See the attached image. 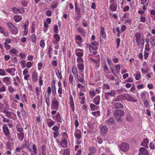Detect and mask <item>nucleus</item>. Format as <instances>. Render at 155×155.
<instances>
[{
	"instance_id": "obj_1",
	"label": "nucleus",
	"mask_w": 155,
	"mask_h": 155,
	"mask_svg": "<svg viewBox=\"0 0 155 155\" xmlns=\"http://www.w3.org/2000/svg\"><path fill=\"white\" fill-rule=\"evenodd\" d=\"M10 30L11 31L13 34H16L18 33V29L11 22H7L6 23Z\"/></svg>"
},
{
	"instance_id": "obj_2",
	"label": "nucleus",
	"mask_w": 155,
	"mask_h": 155,
	"mask_svg": "<svg viewBox=\"0 0 155 155\" xmlns=\"http://www.w3.org/2000/svg\"><path fill=\"white\" fill-rule=\"evenodd\" d=\"M119 147L122 151L125 152L128 151L129 150V145L126 143L123 142L120 145Z\"/></svg>"
},
{
	"instance_id": "obj_3",
	"label": "nucleus",
	"mask_w": 155,
	"mask_h": 155,
	"mask_svg": "<svg viewBox=\"0 0 155 155\" xmlns=\"http://www.w3.org/2000/svg\"><path fill=\"white\" fill-rule=\"evenodd\" d=\"M124 113L123 110L119 109L115 110L114 112L115 117H123L124 116Z\"/></svg>"
},
{
	"instance_id": "obj_4",
	"label": "nucleus",
	"mask_w": 155,
	"mask_h": 155,
	"mask_svg": "<svg viewBox=\"0 0 155 155\" xmlns=\"http://www.w3.org/2000/svg\"><path fill=\"white\" fill-rule=\"evenodd\" d=\"M115 92L114 91L112 90L110 92H106L105 93V97L106 99H109L110 96H113L115 95Z\"/></svg>"
},
{
	"instance_id": "obj_5",
	"label": "nucleus",
	"mask_w": 155,
	"mask_h": 155,
	"mask_svg": "<svg viewBox=\"0 0 155 155\" xmlns=\"http://www.w3.org/2000/svg\"><path fill=\"white\" fill-rule=\"evenodd\" d=\"M59 103V102L56 98H53L52 101V105L54 108L56 109L58 107Z\"/></svg>"
},
{
	"instance_id": "obj_6",
	"label": "nucleus",
	"mask_w": 155,
	"mask_h": 155,
	"mask_svg": "<svg viewBox=\"0 0 155 155\" xmlns=\"http://www.w3.org/2000/svg\"><path fill=\"white\" fill-rule=\"evenodd\" d=\"M105 123L106 124L111 125L114 124L115 120L113 118L111 117L109 120H106L105 121Z\"/></svg>"
},
{
	"instance_id": "obj_7",
	"label": "nucleus",
	"mask_w": 155,
	"mask_h": 155,
	"mask_svg": "<svg viewBox=\"0 0 155 155\" xmlns=\"http://www.w3.org/2000/svg\"><path fill=\"white\" fill-rule=\"evenodd\" d=\"M149 143V140L147 138L144 139L142 141L141 143V145L143 146L146 148H148V146L147 144Z\"/></svg>"
},
{
	"instance_id": "obj_8",
	"label": "nucleus",
	"mask_w": 155,
	"mask_h": 155,
	"mask_svg": "<svg viewBox=\"0 0 155 155\" xmlns=\"http://www.w3.org/2000/svg\"><path fill=\"white\" fill-rule=\"evenodd\" d=\"M75 136L78 140H79L81 138V134L80 130H77L74 133Z\"/></svg>"
},
{
	"instance_id": "obj_9",
	"label": "nucleus",
	"mask_w": 155,
	"mask_h": 155,
	"mask_svg": "<svg viewBox=\"0 0 155 155\" xmlns=\"http://www.w3.org/2000/svg\"><path fill=\"white\" fill-rule=\"evenodd\" d=\"M139 150L140 152L143 153V155H147L148 154H149L148 153V150L145 148H140Z\"/></svg>"
},
{
	"instance_id": "obj_10",
	"label": "nucleus",
	"mask_w": 155,
	"mask_h": 155,
	"mask_svg": "<svg viewBox=\"0 0 155 155\" xmlns=\"http://www.w3.org/2000/svg\"><path fill=\"white\" fill-rule=\"evenodd\" d=\"M70 102L72 111H73L74 110V105L73 97L72 96L70 97Z\"/></svg>"
},
{
	"instance_id": "obj_11",
	"label": "nucleus",
	"mask_w": 155,
	"mask_h": 155,
	"mask_svg": "<svg viewBox=\"0 0 155 155\" xmlns=\"http://www.w3.org/2000/svg\"><path fill=\"white\" fill-rule=\"evenodd\" d=\"M136 38V40L137 45H139V42L140 41V40L141 39V34L140 33H137L135 35Z\"/></svg>"
},
{
	"instance_id": "obj_12",
	"label": "nucleus",
	"mask_w": 155,
	"mask_h": 155,
	"mask_svg": "<svg viewBox=\"0 0 155 155\" xmlns=\"http://www.w3.org/2000/svg\"><path fill=\"white\" fill-rule=\"evenodd\" d=\"M76 4L77 3L75 4V10L77 15V16L76 17V18H80L81 17V15L80 14V9L79 8L77 7Z\"/></svg>"
},
{
	"instance_id": "obj_13",
	"label": "nucleus",
	"mask_w": 155,
	"mask_h": 155,
	"mask_svg": "<svg viewBox=\"0 0 155 155\" xmlns=\"http://www.w3.org/2000/svg\"><path fill=\"white\" fill-rule=\"evenodd\" d=\"M100 96L99 95H97L93 99V102L94 104L98 105L99 104L100 101Z\"/></svg>"
},
{
	"instance_id": "obj_14",
	"label": "nucleus",
	"mask_w": 155,
	"mask_h": 155,
	"mask_svg": "<svg viewBox=\"0 0 155 155\" xmlns=\"http://www.w3.org/2000/svg\"><path fill=\"white\" fill-rule=\"evenodd\" d=\"M37 73L34 71L32 75V78L33 81L36 82L38 80Z\"/></svg>"
},
{
	"instance_id": "obj_15",
	"label": "nucleus",
	"mask_w": 155,
	"mask_h": 155,
	"mask_svg": "<svg viewBox=\"0 0 155 155\" xmlns=\"http://www.w3.org/2000/svg\"><path fill=\"white\" fill-rule=\"evenodd\" d=\"M3 129L5 135H8L9 134V133L8 129L6 125H3Z\"/></svg>"
},
{
	"instance_id": "obj_16",
	"label": "nucleus",
	"mask_w": 155,
	"mask_h": 155,
	"mask_svg": "<svg viewBox=\"0 0 155 155\" xmlns=\"http://www.w3.org/2000/svg\"><path fill=\"white\" fill-rule=\"evenodd\" d=\"M13 142L12 141H8L6 143V147L8 149L11 150L12 148V144Z\"/></svg>"
},
{
	"instance_id": "obj_17",
	"label": "nucleus",
	"mask_w": 155,
	"mask_h": 155,
	"mask_svg": "<svg viewBox=\"0 0 155 155\" xmlns=\"http://www.w3.org/2000/svg\"><path fill=\"white\" fill-rule=\"evenodd\" d=\"M14 19L16 22H18L22 19V17L19 15H15L14 16Z\"/></svg>"
},
{
	"instance_id": "obj_18",
	"label": "nucleus",
	"mask_w": 155,
	"mask_h": 155,
	"mask_svg": "<svg viewBox=\"0 0 155 155\" xmlns=\"http://www.w3.org/2000/svg\"><path fill=\"white\" fill-rule=\"evenodd\" d=\"M72 72L75 78L78 76V73L75 66H74L72 68Z\"/></svg>"
},
{
	"instance_id": "obj_19",
	"label": "nucleus",
	"mask_w": 155,
	"mask_h": 155,
	"mask_svg": "<svg viewBox=\"0 0 155 155\" xmlns=\"http://www.w3.org/2000/svg\"><path fill=\"white\" fill-rule=\"evenodd\" d=\"M150 42L151 45L153 47L155 45V37L153 36L150 38Z\"/></svg>"
},
{
	"instance_id": "obj_20",
	"label": "nucleus",
	"mask_w": 155,
	"mask_h": 155,
	"mask_svg": "<svg viewBox=\"0 0 155 155\" xmlns=\"http://www.w3.org/2000/svg\"><path fill=\"white\" fill-rule=\"evenodd\" d=\"M78 32H80L81 35L83 36H85V32L84 30L81 28H78Z\"/></svg>"
},
{
	"instance_id": "obj_21",
	"label": "nucleus",
	"mask_w": 155,
	"mask_h": 155,
	"mask_svg": "<svg viewBox=\"0 0 155 155\" xmlns=\"http://www.w3.org/2000/svg\"><path fill=\"white\" fill-rule=\"evenodd\" d=\"M89 50L90 52H92L94 50H96L98 49L97 47H94L91 45H90L89 47Z\"/></svg>"
},
{
	"instance_id": "obj_22",
	"label": "nucleus",
	"mask_w": 155,
	"mask_h": 155,
	"mask_svg": "<svg viewBox=\"0 0 155 155\" xmlns=\"http://www.w3.org/2000/svg\"><path fill=\"white\" fill-rule=\"evenodd\" d=\"M101 32L102 37L104 39L106 37V35L104 32V29L103 27H101Z\"/></svg>"
},
{
	"instance_id": "obj_23",
	"label": "nucleus",
	"mask_w": 155,
	"mask_h": 155,
	"mask_svg": "<svg viewBox=\"0 0 155 155\" xmlns=\"http://www.w3.org/2000/svg\"><path fill=\"white\" fill-rule=\"evenodd\" d=\"M110 8L111 10L113 11H115L117 9V5L114 4H113L110 5Z\"/></svg>"
},
{
	"instance_id": "obj_24",
	"label": "nucleus",
	"mask_w": 155,
	"mask_h": 155,
	"mask_svg": "<svg viewBox=\"0 0 155 155\" xmlns=\"http://www.w3.org/2000/svg\"><path fill=\"white\" fill-rule=\"evenodd\" d=\"M114 107L115 108L117 109L123 107V105L122 104L120 103L117 102L115 104Z\"/></svg>"
},
{
	"instance_id": "obj_25",
	"label": "nucleus",
	"mask_w": 155,
	"mask_h": 155,
	"mask_svg": "<svg viewBox=\"0 0 155 155\" xmlns=\"http://www.w3.org/2000/svg\"><path fill=\"white\" fill-rule=\"evenodd\" d=\"M89 150L90 152L93 154L95 153L96 152V149L94 147H91L89 148Z\"/></svg>"
},
{
	"instance_id": "obj_26",
	"label": "nucleus",
	"mask_w": 155,
	"mask_h": 155,
	"mask_svg": "<svg viewBox=\"0 0 155 155\" xmlns=\"http://www.w3.org/2000/svg\"><path fill=\"white\" fill-rule=\"evenodd\" d=\"M61 143L64 145V146L63 145H62L61 146L63 147H67V140L64 139H62V141L61 142Z\"/></svg>"
},
{
	"instance_id": "obj_27",
	"label": "nucleus",
	"mask_w": 155,
	"mask_h": 155,
	"mask_svg": "<svg viewBox=\"0 0 155 155\" xmlns=\"http://www.w3.org/2000/svg\"><path fill=\"white\" fill-rule=\"evenodd\" d=\"M55 72L58 78H59L61 79L62 78V76L61 75V72H60L59 70L58 69H55Z\"/></svg>"
},
{
	"instance_id": "obj_28",
	"label": "nucleus",
	"mask_w": 155,
	"mask_h": 155,
	"mask_svg": "<svg viewBox=\"0 0 155 155\" xmlns=\"http://www.w3.org/2000/svg\"><path fill=\"white\" fill-rule=\"evenodd\" d=\"M78 67L79 70L81 71H82L84 69V65L83 64H78Z\"/></svg>"
},
{
	"instance_id": "obj_29",
	"label": "nucleus",
	"mask_w": 155,
	"mask_h": 155,
	"mask_svg": "<svg viewBox=\"0 0 155 155\" xmlns=\"http://www.w3.org/2000/svg\"><path fill=\"white\" fill-rule=\"evenodd\" d=\"M18 136L19 139L20 140H22L24 137V134L22 132H20L18 134Z\"/></svg>"
},
{
	"instance_id": "obj_30",
	"label": "nucleus",
	"mask_w": 155,
	"mask_h": 155,
	"mask_svg": "<svg viewBox=\"0 0 155 155\" xmlns=\"http://www.w3.org/2000/svg\"><path fill=\"white\" fill-rule=\"evenodd\" d=\"M101 130L103 133H106L107 132V128L106 126H103L101 128Z\"/></svg>"
},
{
	"instance_id": "obj_31",
	"label": "nucleus",
	"mask_w": 155,
	"mask_h": 155,
	"mask_svg": "<svg viewBox=\"0 0 155 155\" xmlns=\"http://www.w3.org/2000/svg\"><path fill=\"white\" fill-rule=\"evenodd\" d=\"M56 120L57 122H59L60 121L61 118L60 113H58L56 114Z\"/></svg>"
},
{
	"instance_id": "obj_32",
	"label": "nucleus",
	"mask_w": 155,
	"mask_h": 155,
	"mask_svg": "<svg viewBox=\"0 0 155 155\" xmlns=\"http://www.w3.org/2000/svg\"><path fill=\"white\" fill-rule=\"evenodd\" d=\"M52 93L53 95L55 96L56 94V87L55 85H51Z\"/></svg>"
},
{
	"instance_id": "obj_33",
	"label": "nucleus",
	"mask_w": 155,
	"mask_h": 155,
	"mask_svg": "<svg viewBox=\"0 0 155 155\" xmlns=\"http://www.w3.org/2000/svg\"><path fill=\"white\" fill-rule=\"evenodd\" d=\"M141 4L147 6L148 5L149 0H141Z\"/></svg>"
},
{
	"instance_id": "obj_34",
	"label": "nucleus",
	"mask_w": 155,
	"mask_h": 155,
	"mask_svg": "<svg viewBox=\"0 0 155 155\" xmlns=\"http://www.w3.org/2000/svg\"><path fill=\"white\" fill-rule=\"evenodd\" d=\"M127 121L129 122H132L133 121V119L132 117L130 115H127Z\"/></svg>"
},
{
	"instance_id": "obj_35",
	"label": "nucleus",
	"mask_w": 155,
	"mask_h": 155,
	"mask_svg": "<svg viewBox=\"0 0 155 155\" xmlns=\"http://www.w3.org/2000/svg\"><path fill=\"white\" fill-rule=\"evenodd\" d=\"M54 38H55V40L59 41L60 40V37L59 35L58 34H55L53 36Z\"/></svg>"
},
{
	"instance_id": "obj_36",
	"label": "nucleus",
	"mask_w": 155,
	"mask_h": 155,
	"mask_svg": "<svg viewBox=\"0 0 155 155\" xmlns=\"http://www.w3.org/2000/svg\"><path fill=\"white\" fill-rule=\"evenodd\" d=\"M20 63L21 65L22 66V68H24L25 67L26 64L25 60H22L21 61Z\"/></svg>"
},
{
	"instance_id": "obj_37",
	"label": "nucleus",
	"mask_w": 155,
	"mask_h": 155,
	"mask_svg": "<svg viewBox=\"0 0 155 155\" xmlns=\"http://www.w3.org/2000/svg\"><path fill=\"white\" fill-rule=\"evenodd\" d=\"M12 11L15 14L19 13V9L15 7H14L12 8Z\"/></svg>"
},
{
	"instance_id": "obj_38",
	"label": "nucleus",
	"mask_w": 155,
	"mask_h": 155,
	"mask_svg": "<svg viewBox=\"0 0 155 155\" xmlns=\"http://www.w3.org/2000/svg\"><path fill=\"white\" fill-rule=\"evenodd\" d=\"M70 150L69 149H66L64 150L63 155H69Z\"/></svg>"
},
{
	"instance_id": "obj_39",
	"label": "nucleus",
	"mask_w": 155,
	"mask_h": 155,
	"mask_svg": "<svg viewBox=\"0 0 155 155\" xmlns=\"http://www.w3.org/2000/svg\"><path fill=\"white\" fill-rule=\"evenodd\" d=\"M77 77V79L78 81L81 82L83 83L84 81V79L83 78L81 77L80 76H78H78Z\"/></svg>"
},
{
	"instance_id": "obj_40",
	"label": "nucleus",
	"mask_w": 155,
	"mask_h": 155,
	"mask_svg": "<svg viewBox=\"0 0 155 155\" xmlns=\"http://www.w3.org/2000/svg\"><path fill=\"white\" fill-rule=\"evenodd\" d=\"M92 113V114L94 116H99L100 114V112L99 111L93 112Z\"/></svg>"
},
{
	"instance_id": "obj_41",
	"label": "nucleus",
	"mask_w": 155,
	"mask_h": 155,
	"mask_svg": "<svg viewBox=\"0 0 155 155\" xmlns=\"http://www.w3.org/2000/svg\"><path fill=\"white\" fill-rule=\"evenodd\" d=\"M54 32L55 33H58V28L57 25H54Z\"/></svg>"
},
{
	"instance_id": "obj_42",
	"label": "nucleus",
	"mask_w": 155,
	"mask_h": 155,
	"mask_svg": "<svg viewBox=\"0 0 155 155\" xmlns=\"http://www.w3.org/2000/svg\"><path fill=\"white\" fill-rule=\"evenodd\" d=\"M40 46L42 48H43L45 47V43L43 40H41L40 42Z\"/></svg>"
},
{
	"instance_id": "obj_43",
	"label": "nucleus",
	"mask_w": 155,
	"mask_h": 155,
	"mask_svg": "<svg viewBox=\"0 0 155 155\" xmlns=\"http://www.w3.org/2000/svg\"><path fill=\"white\" fill-rule=\"evenodd\" d=\"M11 78L10 77H5L3 79V81L4 82L6 81H10Z\"/></svg>"
},
{
	"instance_id": "obj_44",
	"label": "nucleus",
	"mask_w": 155,
	"mask_h": 155,
	"mask_svg": "<svg viewBox=\"0 0 155 155\" xmlns=\"http://www.w3.org/2000/svg\"><path fill=\"white\" fill-rule=\"evenodd\" d=\"M8 90L10 92L13 93L15 91L14 88L11 86H8Z\"/></svg>"
},
{
	"instance_id": "obj_45",
	"label": "nucleus",
	"mask_w": 155,
	"mask_h": 155,
	"mask_svg": "<svg viewBox=\"0 0 155 155\" xmlns=\"http://www.w3.org/2000/svg\"><path fill=\"white\" fill-rule=\"evenodd\" d=\"M45 101L47 105L49 106L50 105V100L49 96L45 98Z\"/></svg>"
},
{
	"instance_id": "obj_46",
	"label": "nucleus",
	"mask_w": 155,
	"mask_h": 155,
	"mask_svg": "<svg viewBox=\"0 0 155 155\" xmlns=\"http://www.w3.org/2000/svg\"><path fill=\"white\" fill-rule=\"evenodd\" d=\"M31 39L33 42L35 43L36 40L35 35H32L31 37Z\"/></svg>"
},
{
	"instance_id": "obj_47",
	"label": "nucleus",
	"mask_w": 155,
	"mask_h": 155,
	"mask_svg": "<svg viewBox=\"0 0 155 155\" xmlns=\"http://www.w3.org/2000/svg\"><path fill=\"white\" fill-rule=\"evenodd\" d=\"M4 45L6 49L8 50L11 47L10 46L8 45L7 42H5L4 43Z\"/></svg>"
},
{
	"instance_id": "obj_48",
	"label": "nucleus",
	"mask_w": 155,
	"mask_h": 155,
	"mask_svg": "<svg viewBox=\"0 0 155 155\" xmlns=\"http://www.w3.org/2000/svg\"><path fill=\"white\" fill-rule=\"evenodd\" d=\"M32 149L33 150V151H32L31 152L37 153V151L36 150L37 148L36 147V145L35 144H33L32 146Z\"/></svg>"
},
{
	"instance_id": "obj_49",
	"label": "nucleus",
	"mask_w": 155,
	"mask_h": 155,
	"mask_svg": "<svg viewBox=\"0 0 155 155\" xmlns=\"http://www.w3.org/2000/svg\"><path fill=\"white\" fill-rule=\"evenodd\" d=\"M0 75H6V73L5 71L2 69H0Z\"/></svg>"
},
{
	"instance_id": "obj_50",
	"label": "nucleus",
	"mask_w": 155,
	"mask_h": 155,
	"mask_svg": "<svg viewBox=\"0 0 155 155\" xmlns=\"http://www.w3.org/2000/svg\"><path fill=\"white\" fill-rule=\"evenodd\" d=\"M54 122L53 121H50L48 123V126L49 127H51L52 125H54Z\"/></svg>"
},
{
	"instance_id": "obj_51",
	"label": "nucleus",
	"mask_w": 155,
	"mask_h": 155,
	"mask_svg": "<svg viewBox=\"0 0 155 155\" xmlns=\"http://www.w3.org/2000/svg\"><path fill=\"white\" fill-rule=\"evenodd\" d=\"M122 117H115L116 120L118 122H121L122 121Z\"/></svg>"
},
{
	"instance_id": "obj_52",
	"label": "nucleus",
	"mask_w": 155,
	"mask_h": 155,
	"mask_svg": "<svg viewBox=\"0 0 155 155\" xmlns=\"http://www.w3.org/2000/svg\"><path fill=\"white\" fill-rule=\"evenodd\" d=\"M115 67L116 68V70L117 71V72L118 73H119V71L120 69V65L118 64V65H115Z\"/></svg>"
},
{
	"instance_id": "obj_53",
	"label": "nucleus",
	"mask_w": 155,
	"mask_h": 155,
	"mask_svg": "<svg viewBox=\"0 0 155 155\" xmlns=\"http://www.w3.org/2000/svg\"><path fill=\"white\" fill-rule=\"evenodd\" d=\"M145 49L148 51L150 50V45L149 43H147L145 45Z\"/></svg>"
},
{
	"instance_id": "obj_54",
	"label": "nucleus",
	"mask_w": 155,
	"mask_h": 155,
	"mask_svg": "<svg viewBox=\"0 0 155 155\" xmlns=\"http://www.w3.org/2000/svg\"><path fill=\"white\" fill-rule=\"evenodd\" d=\"M150 147L151 149H155V145L153 142H151L150 144Z\"/></svg>"
},
{
	"instance_id": "obj_55",
	"label": "nucleus",
	"mask_w": 155,
	"mask_h": 155,
	"mask_svg": "<svg viewBox=\"0 0 155 155\" xmlns=\"http://www.w3.org/2000/svg\"><path fill=\"white\" fill-rule=\"evenodd\" d=\"M116 42L117 43V48H118L120 45V38H117L116 40Z\"/></svg>"
},
{
	"instance_id": "obj_56",
	"label": "nucleus",
	"mask_w": 155,
	"mask_h": 155,
	"mask_svg": "<svg viewBox=\"0 0 155 155\" xmlns=\"http://www.w3.org/2000/svg\"><path fill=\"white\" fill-rule=\"evenodd\" d=\"M1 116L3 118V121L4 122H9V119L5 118V117L2 115Z\"/></svg>"
},
{
	"instance_id": "obj_57",
	"label": "nucleus",
	"mask_w": 155,
	"mask_h": 155,
	"mask_svg": "<svg viewBox=\"0 0 155 155\" xmlns=\"http://www.w3.org/2000/svg\"><path fill=\"white\" fill-rule=\"evenodd\" d=\"M73 76L72 75L70 74L69 77V81L70 83H72L73 81Z\"/></svg>"
},
{
	"instance_id": "obj_58",
	"label": "nucleus",
	"mask_w": 155,
	"mask_h": 155,
	"mask_svg": "<svg viewBox=\"0 0 155 155\" xmlns=\"http://www.w3.org/2000/svg\"><path fill=\"white\" fill-rule=\"evenodd\" d=\"M85 103V97H82L81 99V101L80 103L83 104Z\"/></svg>"
},
{
	"instance_id": "obj_59",
	"label": "nucleus",
	"mask_w": 155,
	"mask_h": 155,
	"mask_svg": "<svg viewBox=\"0 0 155 155\" xmlns=\"http://www.w3.org/2000/svg\"><path fill=\"white\" fill-rule=\"evenodd\" d=\"M90 94L91 96L94 97L96 94L95 92L94 91H90Z\"/></svg>"
},
{
	"instance_id": "obj_60",
	"label": "nucleus",
	"mask_w": 155,
	"mask_h": 155,
	"mask_svg": "<svg viewBox=\"0 0 155 155\" xmlns=\"http://www.w3.org/2000/svg\"><path fill=\"white\" fill-rule=\"evenodd\" d=\"M26 65L27 67L29 68L32 66V63L30 62H28L27 63Z\"/></svg>"
},
{
	"instance_id": "obj_61",
	"label": "nucleus",
	"mask_w": 155,
	"mask_h": 155,
	"mask_svg": "<svg viewBox=\"0 0 155 155\" xmlns=\"http://www.w3.org/2000/svg\"><path fill=\"white\" fill-rule=\"evenodd\" d=\"M52 12L51 11L49 10L46 11V14L48 16H50L51 15Z\"/></svg>"
},
{
	"instance_id": "obj_62",
	"label": "nucleus",
	"mask_w": 155,
	"mask_h": 155,
	"mask_svg": "<svg viewBox=\"0 0 155 155\" xmlns=\"http://www.w3.org/2000/svg\"><path fill=\"white\" fill-rule=\"evenodd\" d=\"M96 106L93 104H91L90 105V107L91 108V109L92 110L95 109L96 108Z\"/></svg>"
},
{
	"instance_id": "obj_63",
	"label": "nucleus",
	"mask_w": 155,
	"mask_h": 155,
	"mask_svg": "<svg viewBox=\"0 0 155 155\" xmlns=\"http://www.w3.org/2000/svg\"><path fill=\"white\" fill-rule=\"evenodd\" d=\"M10 52L13 54H15L17 53V50L15 48H13L10 50Z\"/></svg>"
},
{
	"instance_id": "obj_64",
	"label": "nucleus",
	"mask_w": 155,
	"mask_h": 155,
	"mask_svg": "<svg viewBox=\"0 0 155 155\" xmlns=\"http://www.w3.org/2000/svg\"><path fill=\"white\" fill-rule=\"evenodd\" d=\"M25 12L24 9L23 8H21L19 9V13L21 14Z\"/></svg>"
}]
</instances>
